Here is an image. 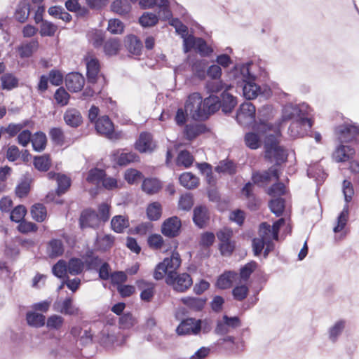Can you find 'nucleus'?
Listing matches in <instances>:
<instances>
[{
	"mask_svg": "<svg viewBox=\"0 0 359 359\" xmlns=\"http://www.w3.org/2000/svg\"><path fill=\"white\" fill-rule=\"evenodd\" d=\"M273 109L269 105L263 106L258 111L259 122L253 126V132L246 133L245 142L251 149L261 146L264 139L265 158L271 162L280 164L287 158L286 151L279 145L280 130L267 122L272 115Z\"/></svg>",
	"mask_w": 359,
	"mask_h": 359,
	"instance_id": "1",
	"label": "nucleus"
},
{
	"mask_svg": "<svg viewBox=\"0 0 359 359\" xmlns=\"http://www.w3.org/2000/svg\"><path fill=\"white\" fill-rule=\"evenodd\" d=\"M313 109L306 102L286 104L282 110L283 121L292 120L288 128L290 137L296 138L304 136L312 128Z\"/></svg>",
	"mask_w": 359,
	"mask_h": 359,
	"instance_id": "2",
	"label": "nucleus"
},
{
	"mask_svg": "<svg viewBox=\"0 0 359 359\" xmlns=\"http://www.w3.org/2000/svg\"><path fill=\"white\" fill-rule=\"evenodd\" d=\"M257 65L252 62L236 65L229 73L232 82L241 88L247 100L256 98L261 93L260 87L255 83Z\"/></svg>",
	"mask_w": 359,
	"mask_h": 359,
	"instance_id": "3",
	"label": "nucleus"
},
{
	"mask_svg": "<svg viewBox=\"0 0 359 359\" xmlns=\"http://www.w3.org/2000/svg\"><path fill=\"white\" fill-rule=\"evenodd\" d=\"M285 224V219L280 218L271 226L267 223L260 224L259 237L252 241V248L255 255L261 254L264 248V257L273 250V240L278 239L280 228Z\"/></svg>",
	"mask_w": 359,
	"mask_h": 359,
	"instance_id": "4",
	"label": "nucleus"
},
{
	"mask_svg": "<svg viewBox=\"0 0 359 359\" xmlns=\"http://www.w3.org/2000/svg\"><path fill=\"white\" fill-rule=\"evenodd\" d=\"M335 133L341 144L354 142L359 137V125L352 121H347L338 126Z\"/></svg>",
	"mask_w": 359,
	"mask_h": 359,
	"instance_id": "5",
	"label": "nucleus"
},
{
	"mask_svg": "<svg viewBox=\"0 0 359 359\" xmlns=\"http://www.w3.org/2000/svg\"><path fill=\"white\" fill-rule=\"evenodd\" d=\"M187 114L193 119H205V114L203 109V98L200 93H193L189 95L184 106Z\"/></svg>",
	"mask_w": 359,
	"mask_h": 359,
	"instance_id": "6",
	"label": "nucleus"
},
{
	"mask_svg": "<svg viewBox=\"0 0 359 359\" xmlns=\"http://www.w3.org/2000/svg\"><path fill=\"white\" fill-rule=\"evenodd\" d=\"M183 46L184 53H188L191 49H194L202 56H208L213 51L212 49L208 46L204 39L202 38H196L193 35H189L184 37Z\"/></svg>",
	"mask_w": 359,
	"mask_h": 359,
	"instance_id": "7",
	"label": "nucleus"
},
{
	"mask_svg": "<svg viewBox=\"0 0 359 359\" xmlns=\"http://www.w3.org/2000/svg\"><path fill=\"white\" fill-rule=\"evenodd\" d=\"M166 283L177 292H183L189 289L193 283L189 274L187 273H169L166 277Z\"/></svg>",
	"mask_w": 359,
	"mask_h": 359,
	"instance_id": "8",
	"label": "nucleus"
},
{
	"mask_svg": "<svg viewBox=\"0 0 359 359\" xmlns=\"http://www.w3.org/2000/svg\"><path fill=\"white\" fill-rule=\"evenodd\" d=\"M255 107L250 102L243 103L236 114V121L242 126H250L255 123Z\"/></svg>",
	"mask_w": 359,
	"mask_h": 359,
	"instance_id": "9",
	"label": "nucleus"
},
{
	"mask_svg": "<svg viewBox=\"0 0 359 359\" xmlns=\"http://www.w3.org/2000/svg\"><path fill=\"white\" fill-rule=\"evenodd\" d=\"M240 326L241 321L238 317H229L224 315L222 320L217 321L214 332L217 335H225Z\"/></svg>",
	"mask_w": 359,
	"mask_h": 359,
	"instance_id": "10",
	"label": "nucleus"
},
{
	"mask_svg": "<svg viewBox=\"0 0 359 359\" xmlns=\"http://www.w3.org/2000/svg\"><path fill=\"white\" fill-rule=\"evenodd\" d=\"M181 226V221L177 217H171L163 223L161 232L166 237L174 238L179 235Z\"/></svg>",
	"mask_w": 359,
	"mask_h": 359,
	"instance_id": "11",
	"label": "nucleus"
},
{
	"mask_svg": "<svg viewBox=\"0 0 359 359\" xmlns=\"http://www.w3.org/2000/svg\"><path fill=\"white\" fill-rule=\"evenodd\" d=\"M224 344L226 349L234 354L241 353L245 350V342L241 339L236 340L233 337L226 336L218 339L216 342L217 346H223Z\"/></svg>",
	"mask_w": 359,
	"mask_h": 359,
	"instance_id": "12",
	"label": "nucleus"
},
{
	"mask_svg": "<svg viewBox=\"0 0 359 359\" xmlns=\"http://www.w3.org/2000/svg\"><path fill=\"white\" fill-rule=\"evenodd\" d=\"M97 132L108 138L113 137L114 124L107 116L100 117L95 122Z\"/></svg>",
	"mask_w": 359,
	"mask_h": 359,
	"instance_id": "13",
	"label": "nucleus"
},
{
	"mask_svg": "<svg viewBox=\"0 0 359 359\" xmlns=\"http://www.w3.org/2000/svg\"><path fill=\"white\" fill-rule=\"evenodd\" d=\"M85 79L83 76L77 72L68 74L65 78V85L69 90L79 92L83 87Z\"/></svg>",
	"mask_w": 359,
	"mask_h": 359,
	"instance_id": "14",
	"label": "nucleus"
},
{
	"mask_svg": "<svg viewBox=\"0 0 359 359\" xmlns=\"http://www.w3.org/2000/svg\"><path fill=\"white\" fill-rule=\"evenodd\" d=\"M278 170L275 166H272L268 170L262 172H255L252 177L253 183L257 184L268 183L272 179L278 180Z\"/></svg>",
	"mask_w": 359,
	"mask_h": 359,
	"instance_id": "15",
	"label": "nucleus"
},
{
	"mask_svg": "<svg viewBox=\"0 0 359 359\" xmlns=\"http://www.w3.org/2000/svg\"><path fill=\"white\" fill-rule=\"evenodd\" d=\"M156 145L151 135L149 133H142L135 143V149L141 153L151 152Z\"/></svg>",
	"mask_w": 359,
	"mask_h": 359,
	"instance_id": "16",
	"label": "nucleus"
},
{
	"mask_svg": "<svg viewBox=\"0 0 359 359\" xmlns=\"http://www.w3.org/2000/svg\"><path fill=\"white\" fill-rule=\"evenodd\" d=\"M179 335H198L196 319L189 318L182 320L176 329Z\"/></svg>",
	"mask_w": 359,
	"mask_h": 359,
	"instance_id": "17",
	"label": "nucleus"
},
{
	"mask_svg": "<svg viewBox=\"0 0 359 359\" xmlns=\"http://www.w3.org/2000/svg\"><path fill=\"white\" fill-rule=\"evenodd\" d=\"M346 326V320L344 319H339L336 320L327 329V338L328 340L334 344L336 343Z\"/></svg>",
	"mask_w": 359,
	"mask_h": 359,
	"instance_id": "18",
	"label": "nucleus"
},
{
	"mask_svg": "<svg viewBox=\"0 0 359 359\" xmlns=\"http://www.w3.org/2000/svg\"><path fill=\"white\" fill-rule=\"evenodd\" d=\"M100 222L97 213L91 210H84L80 217V226L82 229L97 227Z\"/></svg>",
	"mask_w": 359,
	"mask_h": 359,
	"instance_id": "19",
	"label": "nucleus"
},
{
	"mask_svg": "<svg viewBox=\"0 0 359 359\" xmlns=\"http://www.w3.org/2000/svg\"><path fill=\"white\" fill-rule=\"evenodd\" d=\"M53 309L55 311L65 315L79 314V308L72 303L71 298H66L63 301H57L54 303Z\"/></svg>",
	"mask_w": 359,
	"mask_h": 359,
	"instance_id": "20",
	"label": "nucleus"
},
{
	"mask_svg": "<svg viewBox=\"0 0 359 359\" xmlns=\"http://www.w3.org/2000/svg\"><path fill=\"white\" fill-rule=\"evenodd\" d=\"M355 154V149L351 146L339 145L333 153V158L337 162H345L351 158Z\"/></svg>",
	"mask_w": 359,
	"mask_h": 359,
	"instance_id": "21",
	"label": "nucleus"
},
{
	"mask_svg": "<svg viewBox=\"0 0 359 359\" xmlns=\"http://www.w3.org/2000/svg\"><path fill=\"white\" fill-rule=\"evenodd\" d=\"M86 60L88 80L89 82L94 83L96 81L100 72L99 62L96 58L92 56L86 57Z\"/></svg>",
	"mask_w": 359,
	"mask_h": 359,
	"instance_id": "22",
	"label": "nucleus"
},
{
	"mask_svg": "<svg viewBox=\"0 0 359 359\" xmlns=\"http://www.w3.org/2000/svg\"><path fill=\"white\" fill-rule=\"evenodd\" d=\"M220 107V100L217 96L210 95L203 101V109L205 114V118L216 112Z\"/></svg>",
	"mask_w": 359,
	"mask_h": 359,
	"instance_id": "23",
	"label": "nucleus"
},
{
	"mask_svg": "<svg viewBox=\"0 0 359 359\" xmlns=\"http://www.w3.org/2000/svg\"><path fill=\"white\" fill-rule=\"evenodd\" d=\"M64 120L67 125L76 128L82 123V116L80 111L74 108L67 109L64 114Z\"/></svg>",
	"mask_w": 359,
	"mask_h": 359,
	"instance_id": "24",
	"label": "nucleus"
},
{
	"mask_svg": "<svg viewBox=\"0 0 359 359\" xmlns=\"http://www.w3.org/2000/svg\"><path fill=\"white\" fill-rule=\"evenodd\" d=\"M193 220L196 226L203 228L209 220L208 209L204 206L196 207L194 210Z\"/></svg>",
	"mask_w": 359,
	"mask_h": 359,
	"instance_id": "25",
	"label": "nucleus"
},
{
	"mask_svg": "<svg viewBox=\"0 0 359 359\" xmlns=\"http://www.w3.org/2000/svg\"><path fill=\"white\" fill-rule=\"evenodd\" d=\"M238 278V273L226 271L218 278L216 285L220 289H226L230 287Z\"/></svg>",
	"mask_w": 359,
	"mask_h": 359,
	"instance_id": "26",
	"label": "nucleus"
},
{
	"mask_svg": "<svg viewBox=\"0 0 359 359\" xmlns=\"http://www.w3.org/2000/svg\"><path fill=\"white\" fill-rule=\"evenodd\" d=\"M221 108L223 112L228 114L231 112L237 104L236 97L224 90L222 94Z\"/></svg>",
	"mask_w": 359,
	"mask_h": 359,
	"instance_id": "27",
	"label": "nucleus"
},
{
	"mask_svg": "<svg viewBox=\"0 0 359 359\" xmlns=\"http://www.w3.org/2000/svg\"><path fill=\"white\" fill-rule=\"evenodd\" d=\"M181 302L190 310L201 311L205 306L206 299L199 297H186L182 298Z\"/></svg>",
	"mask_w": 359,
	"mask_h": 359,
	"instance_id": "28",
	"label": "nucleus"
},
{
	"mask_svg": "<svg viewBox=\"0 0 359 359\" xmlns=\"http://www.w3.org/2000/svg\"><path fill=\"white\" fill-rule=\"evenodd\" d=\"M125 341L126 337L122 334L115 335L114 334L107 333L105 331L102 332L101 341L107 346L111 345L121 346L125 343Z\"/></svg>",
	"mask_w": 359,
	"mask_h": 359,
	"instance_id": "29",
	"label": "nucleus"
},
{
	"mask_svg": "<svg viewBox=\"0 0 359 359\" xmlns=\"http://www.w3.org/2000/svg\"><path fill=\"white\" fill-rule=\"evenodd\" d=\"M126 46L133 55L138 56L142 53V43L136 36H128L126 39Z\"/></svg>",
	"mask_w": 359,
	"mask_h": 359,
	"instance_id": "30",
	"label": "nucleus"
},
{
	"mask_svg": "<svg viewBox=\"0 0 359 359\" xmlns=\"http://www.w3.org/2000/svg\"><path fill=\"white\" fill-rule=\"evenodd\" d=\"M39 42L37 40L32 39L29 42L22 43L18 49L20 56L22 58L29 57L37 50Z\"/></svg>",
	"mask_w": 359,
	"mask_h": 359,
	"instance_id": "31",
	"label": "nucleus"
},
{
	"mask_svg": "<svg viewBox=\"0 0 359 359\" xmlns=\"http://www.w3.org/2000/svg\"><path fill=\"white\" fill-rule=\"evenodd\" d=\"M1 88L4 90H11L19 86V79L13 73H5L1 78Z\"/></svg>",
	"mask_w": 359,
	"mask_h": 359,
	"instance_id": "32",
	"label": "nucleus"
},
{
	"mask_svg": "<svg viewBox=\"0 0 359 359\" xmlns=\"http://www.w3.org/2000/svg\"><path fill=\"white\" fill-rule=\"evenodd\" d=\"M179 180L180 184L188 189H191L197 187L199 183L198 178L189 172H186L182 173L180 177Z\"/></svg>",
	"mask_w": 359,
	"mask_h": 359,
	"instance_id": "33",
	"label": "nucleus"
},
{
	"mask_svg": "<svg viewBox=\"0 0 359 359\" xmlns=\"http://www.w3.org/2000/svg\"><path fill=\"white\" fill-rule=\"evenodd\" d=\"M137 285L139 289L142 290L141 299L149 302L154 296V284L144 280H139L137 282Z\"/></svg>",
	"mask_w": 359,
	"mask_h": 359,
	"instance_id": "34",
	"label": "nucleus"
},
{
	"mask_svg": "<svg viewBox=\"0 0 359 359\" xmlns=\"http://www.w3.org/2000/svg\"><path fill=\"white\" fill-rule=\"evenodd\" d=\"M64 252V247L61 240H51L47 247V253L51 258L61 256Z\"/></svg>",
	"mask_w": 359,
	"mask_h": 359,
	"instance_id": "35",
	"label": "nucleus"
},
{
	"mask_svg": "<svg viewBox=\"0 0 359 359\" xmlns=\"http://www.w3.org/2000/svg\"><path fill=\"white\" fill-rule=\"evenodd\" d=\"M111 11L119 15H128L131 11V5L127 0H116L111 4Z\"/></svg>",
	"mask_w": 359,
	"mask_h": 359,
	"instance_id": "36",
	"label": "nucleus"
},
{
	"mask_svg": "<svg viewBox=\"0 0 359 359\" xmlns=\"http://www.w3.org/2000/svg\"><path fill=\"white\" fill-rule=\"evenodd\" d=\"M169 273H176L175 271L181 264L180 255L177 252H172L170 257L165 258L163 261Z\"/></svg>",
	"mask_w": 359,
	"mask_h": 359,
	"instance_id": "37",
	"label": "nucleus"
},
{
	"mask_svg": "<svg viewBox=\"0 0 359 359\" xmlns=\"http://www.w3.org/2000/svg\"><path fill=\"white\" fill-rule=\"evenodd\" d=\"M307 174L309 177L313 178L318 184L323 182L327 177V174L318 164L309 166Z\"/></svg>",
	"mask_w": 359,
	"mask_h": 359,
	"instance_id": "38",
	"label": "nucleus"
},
{
	"mask_svg": "<svg viewBox=\"0 0 359 359\" xmlns=\"http://www.w3.org/2000/svg\"><path fill=\"white\" fill-rule=\"evenodd\" d=\"M87 39L94 47H100L104 41V33L102 30L90 29L87 33Z\"/></svg>",
	"mask_w": 359,
	"mask_h": 359,
	"instance_id": "39",
	"label": "nucleus"
},
{
	"mask_svg": "<svg viewBox=\"0 0 359 359\" xmlns=\"http://www.w3.org/2000/svg\"><path fill=\"white\" fill-rule=\"evenodd\" d=\"M142 189L148 194H154L161 189V183L155 178L145 179L142 184Z\"/></svg>",
	"mask_w": 359,
	"mask_h": 359,
	"instance_id": "40",
	"label": "nucleus"
},
{
	"mask_svg": "<svg viewBox=\"0 0 359 359\" xmlns=\"http://www.w3.org/2000/svg\"><path fill=\"white\" fill-rule=\"evenodd\" d=\"M31 215L33 219L38 222H42L47 217L46 208L43 204H34L31 208Z\"/></svg>",
	"mask_w": 359,
	"mask_h": 359,
	"instance_id": "41",
	"label": "nucleus"
},
{
	"mask_svg": "<svg viewBox=\"0 0 359 359\" xmlns=\"http://www.w3.org/2000/svg\"><path fill=\"white\" fill-rule=\"evenodd\" d=\"M111 229L116 233H121L128 227V219L122 215L114 216L111 221Z\"/></svg>",
	"mask_w": 359,
	"mask_h": 359,
	"instance_id": "42",
	"label": "nucleus"
},
{
	"mask_svg": "<svg viewBox=\"0 0 359 359\" xmlns=\"http://www.w3.org/2000/svg\"><path fill=\"white\" fill-rule=\"evenodd\" d=\"M348 205L346 204L337 217V225L333 228L334 233H339L344 229L348 222Z\"/></svg>",
	"mask_w": 359,
	"mask_h": 359,
	"instance_id": "43",
	"label": "nucleus"
},
{
	"mask_svg": "<svg viewBox=\"0 0 359 359\" xmlns=\"http://www.w3.org/2000/svg\"><path fill=\"white\" fill-rule=\"evenodd\" d=\"M46 136L42 132H36L32 137L33 149L36 151H43L46 145Z\"/></svg>",
	"mask_w": 359,
	"mask_h": 359,
	"instance_id": "44",
	"label": "nucleus"
},
{
	"mask_svg": "<svg viewBox=\"0 0 359 359\" xmlns=\"http://www.w3.org/2000/svg\"><path fill=\"white\" fill-rule=\"evenodd\" d=\"M105 177V172L102 169H91L87 175L86 181L93 185H99L103 178Z\"/></svg>",
	"mask_w": 359,
	"mask_h": 359,
	"instance_id": "45",
	"label": "nucleus"
},
{
	"mask_svg": "<svg viewBox=\"0 0 359 359\" xmlns=\"http://www.w3.org/2000/svg\"><path fill=\"white\" fill-rule=\"evenodd\" d=\"M203 130L204 127L202 124H189L186 126L184 133L186 138L191 140L196 138Z\"/></svg>",
	"mask_w": 359,
	"mask_h": 359,
	"instance_id": "46",
	"label": "nucleus"
},
{
	"mask_svg": "<svg viewBox=\"0 0 359 359\" xmlns=\"http://www.w3.org/2000/svg\"><path fill=\"white\" fill-rule=\"evenodd\" d=\"M26 319L30 326L40 327L44 325L46 318L43 314L35 312H28Z\"/></svg>",
	"mask_w": 359,
	"mask_h": 359,
	"instance_id": "47",
	"label": "nucleus"
},
{
	"mask_svg": "<svg viewBox=\"0 0 359 359\" xmlns=\"http://www.w3.org/2000/svg\"><path fill=\"white\" fill-rule=\"evenodd\" d=\"M67 264L68 273L72 276L80 274L84 268L83 262L78 258H72Z\"/></svg>",
	"mask_w": 359,
	"mask_h": 359,
	"instance_id": "48",
	"label": "nucleus"
},
{
	"mask_svg": "<svg viewBox=\"0 0 359 359\" xmlns=\"http://www.w3.org/2000/svg\"><path fill=\"white\" fill-rule=\"evenodd\" d=\"M114 241V238L111 235L97 236L96 246L100 250L105 251L112 246Z\"/></svg>",
	"mask_w": 359,
	"mask_h": 359,
	"instance_id": "49",
	"label": "nucleus"
},
{
	"mask_svg": "<svg viewBox=\"0 0 359 359\" xmlns=\"http://www.w3.org/2000/svg\"><path fill=\"white\" fill-rule=\"evenodd\" d=\"M269 207L274 215L279 217L283 212L285 201L281 198H274L269 201Z\"/></svg>",
	"mask_w": 359,
	"mask_h": 359,
	"instance_id": "50",
	"label": "nucleus"
},
{
	"mask_svg": "<svg viewBox=\"0 0 359 359\" xmlns=\"http://www.w3.org/2000/svg\"><path fill=\"white\" fill-rule=\"evenodd\" d=\"M29 8L26 2H20L15 11V17L20 22H24L29 16Z\"/></svg>",
	"mask_w": 359,
	"mask_h": 359,
	"instance_id": "51",
	"label": "nucleus"
},
{
	"mask_svg": "<svg viewBox=\"0 0 359 359\" xmlns=\"http://www.w3.org/2000/svg\"><path fill=\"white\" fill-rule=\"evenodd\" d=\"M158 8V19L163 20H170L172 15L170 8V1L168 0H162L157 6Z\"/></svg>",
	"mask_w": 359,
	"mask_h": 359,
	"instance_id": "52",
	"label": "nucleus"
},
{
	"mask_svg": "<svg viewBox=\"0 0 359 359\" xmlns=\"http://www.w3.org/2000/svg\"><path fill=\"white\" fill-rule=\"evenodd\" d=\"M158 21V15L151 12H145L139 19V22L143 27H151Z\"/></svg>",
	"mask_w": 359,
	"mask_h": 359,
	"instance_id": "53",
	"label": "nucleus"
},
{
	"mask_svg": "<svg viewBox=\"0 0 359 359\" xmlns=\"http://www.w3.org/2000/svg\"><path fill=\"white\" fill-rule=\"evenodd\" d=\"M52 272L54 276L59 278H65L68 273L67 262L63 259L59 260L53 265Z\"/></svg>",
	"mask_w": 359,
	"mask_h": 359,
	"instance_id": "54",
	"label": "nucleus"
},
{
	"mask_svg": "<svg viewBox=\"0 0 359 359\" xmlns=\"http://www.w3.org/2000/svg\"><path fill=\"white\" fill-rule=\"evenodd\" d=\"M34 165L38 170L46 172L50 166V159L46 155L36 156L34 159Z\"/></svg>",
	"mask_w": 359,
	"mask_h": 359,
	"instance_id": "55",
	"label": "nucleus"
},
{
	"mask_svg": "<svg viewBox=\"0 0 359 359\" xmlns=\"http://www.w3.org/2000/svg\"><path fill=\"white\" fill-rule=\"evenodd\" d=\"M57 193L58 195L64 194L71 185V180L65 175L60 174L57 175Z\"/></svg>",
	"mask_w": 359,
	"mask_h": 359,
	"instance_id": "56",
	"label": "nucleus"
},
{
	"mask_svg": "<svg viewBox=\"0 0 359 359\" xmlns=\"http://www.w3.org/2000/svg\"><path fill=\"white\" fill-rule=\"evenodd\" d=\"M57 31V26L53 23L44 20L40 26V34L42 36H52Z\"/></svg>",
	"mask_w": 359,
	"mask_h": 359,
	"instance_id": "57",
	"label": "nucleus"
},
{
	"mask_svg": "<svg viewBox=\"0 0 359 359\" xmlns=\"http://www.w3.org/2000/svg\"><path fill=\"white\" fill-rule=\"evenodd\" d=\"M194 161V158L191 155V154L184 150L182 151L177 156V165H182L184 168H189L190 167Z\"/></svg>",
	"mask_w": 359,
	"mask_h": 359,
	"instance_id": "58",
	"label": "nucleus"
},
{
	"mask_svg": "<svg viewBox=\"0 0 359 359\" xmlns=\"http://www.w3.org/2000/svg\"><path fill=\"white\" fill-rule=\"evenodd\" d=\"M65 7L69 11L76 13L79 15H85L88 13L87 9L81 7L79 0H67Z\"/></svg>",
	"mask_w": 359,
	"mask_h": 359,
	"instance_id": "59",
	"label": "nucleus"
},
{
	"mask_svg": "<svg viewBox=\"0 0 359 359\" xmlns=\"http://www.w3.org/2000/svg\"><path fill=\"white\" fill-rule=\"evenodd\" d=\"M147 216L151 220H157L161 215V206L160 203L154 202L150 204L147 209Z\"/></svg>",
	"mask_w": 359,
	"mask_h": 359,
	"instance_id": "60",
	"label": "nucleus"
},
{
	"mask_svg": "<svg viewBox=\"0 0 359 359\" xmlns=\"http://www.w3.org/2000/svg\"><path fill=\"white\" fill-rule=\"evenodd\" d=\"M207 62L205 60H200L196 61L193 66L192 70L194 74L201 79H203L205 77V68H206Z\"/></svg>",
	"mask_w": 359,
	"mask_h": 359,
	"instance_id": "61",
	"label": "nucleus"
},
{
	"mask_svg": "<svg viewBox=\"0 0 359 359\" xmlns=\"http://www.w3.org/2000/svg\"><path fill=\"white\" fill-rule=\"evenodd\" d=\"M249 289L245 284L236 285L232 290L233 298L237 301H243L248 294Z\"/></svg>",
	"mask_w": 359,
	"mask_h": 359,
	"instance_id": "62",
	"label": "nucleus"
},
{
	"mask_svg": "<svg viewBox=\"0 0 359 359\" xmlns=\"http://www.w3.org/2000/svg\"><path fill=\"white\" fill-rule=\"evenodd\" d=\"M120 48L119 41L116 39L108 40L104 45V50L107 55H114L118 53Z\"/></svg>",
	"mask_w": 359,
	"mask_h": 359,
	"instance_id": "63",
	"label": "nucleus"
},
{
	"mask_svg": "<svg viewBox=\"0 0 359 359\" xmlns=\"http://www.w3.org/2000/svg\"><path fill=\"white\" fill-rule=\"evenodd\" d=\"M124 25L118 19L109 20L107 29L112 34H119L123 32Z\"/></svg>",
	"mask_w": 359,
	"mask_h": 359,
	"instance_id": "64",
	"label": "nucleus"
}]
</instances>
